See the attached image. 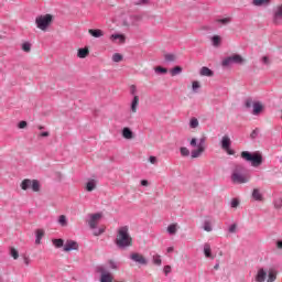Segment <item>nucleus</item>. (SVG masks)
Here are the masks:
<instances>
[{
  "label": "nucleus",
  "mask_w": 282,
  "mask_h": 282,
  "mask_svg": "<svg viewBox=\"0 0 282 282\" xmlns=\"http://www.w3.org/2000/svg\"><path fill=\"white\" fill-rule=\"evenodd\" d=\"M167 232L170 235H175L177 232V224H172L167 227Z\"/></svg>",
  "instance_id": "32"
},
{
  "label": "nucleus",
  "mask_w": 282,
  "mask_h": 282,
  "mask_svg": "<svg viewBox=\"0 0 282 282\" xmlns=\"http://www.w3.org/2000/svg\"><path fill=\"white\" fill-rule=\"evenodd\" d=\"M20 186L22 191H28L29 188H31L33 193H39L41 191V183L36 180H23Z\"/></svg>",
  "instance_id": "6"
},
{
  "label": "nucleus",
  "mask_w": 282,
  "mask_h": 282,
  "mask_svg": "<svg viewBox=\"0 0 282 282\" xmlns=\"http://www.w3.org/2000/svg\"><path fill=\"white\" fill-rule=\"evenodd\" d=\"M88 34L94 39H101V36H105V31L100 29H89Z\"/></svg>",
  "instance_id": "10"
},
{
  "label": "nucleus",
  "mask_w": 282,
  "mask_h": 282,
  "mask_svg": "<svg viewBox=\"0 0 282 282\" xmlns=\"http://www.w3.org/2000/svg\"><path fill=\"white\" fill-rule=\"evenodd\" d=\"M267 276H268V271H265L264 269H259L256 275V281L263 282L265 281Z\"/></svg>",
  "instance_id": "12"
},
{
  "label": "nucleus",
  "mask_w": 282,
  "mask_h": 282,
  "mask_svg": "<svg viewBox=\"0 0 282 282\" xmlns=\"http://www.w3.org/2000/svg\"><path fill=\"white\" fill-rule=\"evenodd\" d=\"M122 138H124V140H133V131H131L129 128H123Z\"/></svg>",
  "instance_id": "15"
},
{
  "label": "nucleus",
  "mask_w": 282,
  "mask_h": 282,
  "mask_svg": "<svg viewBox=\"0 0 282 282\" xmlns=\"http://www.w3.org/2000/svg\"><path fill=\"white\" fill-rule=\"evenodd\" d=\"M45 237V231L43 229H37L36 230V239L35 243L39 246L41 243V240Z\"/></svg>",
  "instance_id": "22"
},
{
  "label": "nucleus",
  "mask_w": 282,
  "mask_h": 282,
  "mask_svg": "<svg viewBox=\"0 0 282 282\" xmlns=\"http://www.w3.org/2000/svg\"><path fill=\"white\" fill-rule=\"evenodd\" d=\"M263 111V104L261 102H254L253 104V116H259V113H261Z\"/></svg>",
  "instance_id": "17"
},
{
  "label": "nucleus",
  "mask_w": 282,
  "mask_h": 282,
  "mask_svg": "<svg viewBox=\"0 0 282 282\" xmlns=\"http://www.w3.org/2000/svg\"><path fill=\"white\" fill-rule=\"evenodd\" d=\"M189 127L191 129H197V127H199V120H197V118H192L189 121Z\"/></svg>",
  "instance_id": "31"
},
{
  "label": "nucleus",
  "mask_w": 282,
  "mask_h": 282,
  "mask_svg": "<svg viewBox=\"0 0 282 282\" xmlns=\"http://www.w3.org/2000/svg\"><path fill=\"white\" fill-rule=\"evenodd\" d=\"M228 65H232V58L230 56L223 61L224 67H228Z\"/></svg>",
  "instance_id": "40"
},
{
  "label": "nucleus",
  "mask_w": 282,
  "mask_h": 282,
  "mask_svg": "<svg viewBox=\"0 0 282 282\" xmlns=\"http://www.w3.org/2000/svg\"><path fill=\"white\" fill-rule=\"evenodd\" d=\"M39 129L42 130V129H43V126H40Z\"/></svg>",
  "instance_id": "61"
},
{
  "label": "nucleus",
  "mask_w": 282,
  "mask_h": 282,
  "mask_svg": "<svg viewBox=\"0 0 282 282\" xmlns=\"http://www.w3.org/2000/svg\"><path fill=\"white\" fill-rule=\"evenodd\" d=\"M282 20V4L278 6L274 12V21L279 23Z\"/></svg>",
  "instance_id": "18"
},
{
  "label": "nucleus",
  "mask_w": 282,
  "mask_h": 282,
  "mask_svg": "<svg viewBox=\"0 0 282 282\" xmlns=\"http://www.w3.org/2000/svg\"><path fill=\"white\" fill-rule=\"evenodd\" d=\"M11 257L13 259H19V251H17V249L12 248L11 249Z\"/></svg>",
  "instance_id": "45"
},
{
  "label": "nucleus",
  "mask_w": 282,
  "mask_h": 282,
  "mask_svg": "<svg viewBox=\"0 0 282 282\" xmlns=\"http://www.w3.org/2000/svg\"><path fill=\"white\" fill-rule=\"evenodd\" d=\"M130 259L135 263H140L141 265H147V263H149V261H147V258H144V256L140 253H132L130 256Z\"/></svg>",
  "instance_id": "7"
},
{
  "label": "nucleus",
  "mask_w": 282,
  "mask_h": 282,
  "mask_svg": "<svg viewBox=\"0 0 282 282\" xmlns=\"http://www.w3.org/2000/svg\"><path fill=\"white\" fill-rule=\"evenodd\" d=\"M58 224L62 225L63 227L67 226V216L61 215L58 217Z\"/></svg>",
  "instance_id": "34"
},
{
  "label": "nucleus",
  "mask_w": 282,
  "mask_h": 282,
  "mask_svg": "<svg viewBox=\"0 0 282 282\" xmlns=\"http://www.w3.org/2000/svg\"><path fill=\"white\" fill-rule=\"evenodd\" d=\"M105 232V228H100L98 231H95L94 235L95 237H99V235H102Z\"/></svg>",
  "instance_id": "51"
},
{
  "label": "nucleus",
  "mask_w": 282,
  "mask_h": 282,
  "mask_svg": "<svg viewBox=\"0 0 282 282\" xmlns=\"http://www.w3.org/2000/svg\"><path fill=\"white\" fill-rule=\"evenodd\" d=\"M180 151H181V155H183V158H188V155H191V151L186 147H182L180 149Z\"/></svg>",
  "instance_id": "33"
},
{
  "label": "nucleus",
  "mask_w": 282,
  "mask_h": 282,
  "mask_svg": "<svg viewBox=\"0 0 282 282\" xmlns=\"http://www.w3.org/2000/svg\"><path fill=\"white\" fill-rule=\"evenodd\" d=\"M149 162H150L151 164H156V163H158V158H155V156H150Z\"/></svg>",
  "instance_id": "50"
},
{
  "label": "nucleus",
  "mask_w": 282,
  "mask_h": 282,
  "mask_svg": "<svg viewBox=\"0 0 282 282\" xmlns=\"http://www.w3.org/2000/svg\"><path fill=\"white\" fill-rule=\"evenodd\" d=\"M191 147H197V149L192 150L191 155L193 159L199 158L202 153L206 151V139L202 138L197 144V139L193 138L189 141Z\"/></svg>",
  "instance_id": "4"
},
{
  "label": "nucleus",
  "mask_w": 282,
  "mask_h": 282,
  "mask_svg": "<svg viewBox=\"0 0 282 282\" xmlns=\"http://www.w3.org/2000/svg\"><path fill=\"white\" fill-rule=\"evenodd\" d=\"M164 59L167 63H175V61H177V56L175 54L166 53L164 54Z\"/></svg>",
  "instance_id": "23"
},
{
  "label": "nucleus",
  "mask_w": 282,
  "mask_h": 282,
  "mask_svg": "<svg viewBox=\"0 0 282 282\" xmlns=\"http://www.w3.org/2000/svg\"><path fill=\"white\" fill-rule=\"evenodd\" d=\"M200 87H202V85L199 84V82L195 80L192 83L193 91H197V89H199Z\"/></svg>",
  "instance_id": "42"
},
{
  "label": "nucleus",
  "mask_w": 282,
  "mask_h": 282,
  "mask_svg": "<svg viewBox=\"0 0 282 282\" xmlns=\"http://www.w3.org/2000/svg\"><path fill=\"white\" fill-rule=\"evenodd\" d=\"M230 58H231V63H238V64L243 63V57H241V55L239 54L231 55Z\"/></svg>",
  "instance_id": "25"
},
{
  "label": "nucleus",
  "mask_w": 282,
  "mask_h": 282,
  "mask_svg": "<svg viewBox=\"0 0 282 282\" xmlns=\"http://www.w3.org/2000/svg\"><path fill=\"white\" fill-rule=\"evenodd\" d=\"M110 41H119V43H124L127 39L124 37L123 34H112L110 35Z\"/></svg>",
  "instance_id": "21"
},
{
  "label": "nucleus",
  "mask_w": 282,
  "mask_h": 282,
  "mask_svg": "<svg viewBox=\"0 0 282 282\" xmlns=\"http://www.w3.org/2000/svg\"><path fill=\"white\" fill-rule=\"evenodd\" d=\"M18 127H19V129H25V127H28V122L26 121H20Z\"/></svg>",
  "instance_id": "49"
},
{
  "label": "nucleus",
  "mask_w": 282,
  "mask_h": 282,
  "mask_svg": "<svg viewBox=\"0 0 282 282\" xmlns=\"http://www.w3.org/2000/svg\"><path fill=\"white\" fill-rule=\"evenodd\" d=\"M213 45H215V47H217V45H219V43H221V37H219V35H215L213 39Z\"/></svg>",
  "instance_id": "38"
},
{
  "label": "nucleus",
  "mask_w": 282,
  "mask_h": 282,
  "mask_svg": "<svg viewBox=\"0 0 282 282\" xmlns=\"http://www.w3.org/2000/svg\"><path fill=\"white\" fill-rule=\"evenodd\" d=\"M276 248H279L280 250H282V240L276 242Z\"/></svg>",
  "instance_id": "57"
},
{
  "label": "nucleus",
  "mask_w": 282,
  "mask_h": 282,
  "mask_svg": "<svg viewBox=\"0 0 282 282\" xmlns=\"http://www.w3.org/2000/svg\"><path fill=\"white\" fill-rule=\"evenodd\" d=\"M72 250H78V242L75 240H67L64 245V252H72Z\"/></svg>",
  "instance_id": "8"
},
{
  "label": "nucleus",
  "mask_w": 282,
  "mask_h": 282,
  "mask_svg": "<svg viewBox=\"0 0 282 282\" xmlns=\"http://www.w3.org/2000/svg\"><path fill=\"white\" fill-rule=\"evenodd\" d=\"M88 56H89V48L88 47L79 48L77 51V57L78 58H87Z\"/></svg>",
  "instance_id": "16"
},
{
  "label": "nucleus",
  "mask_w": 282,
  "mask_h": 282,
  "mask_svg": "<svg viewBox=\"0 0 282 282\" xmlns=\"http://www.w3.org/2000/svg\"><path fill=\"white\" fill-rule=\"evenodd\" d=\"M204 254L207 259H215V257H213V253H212L210 245L208 243L204 245Z\"/></svg>",
  "instance_id": "19"
},
{
  "label": "nucleus",
  "mask_w": 282,
  "mask_h": 282,
  "mask_svg": "<svg viewBox=\"0 0 282 282\" xmlns=\"http://www.w3.org/2000/svg\"><path fill=\"white\" fill-rule=\"evenodd\" d=\"M171 272V265H165L164 267V273L169 274Z\"/></svg>",
  "instance_id": "53"
},
{
  "label": "nucleus",
  "mask_w": 282,
  "mask_h": 282,
  "mask_svg": "<svg viewBox=\"0 0 282 282\" xmlns=\"http://www.w3.org/2000/svg\"><path fill=\"white\" fill-rule=\"evenodd\" d=\"M116 245L118 248H129V246H133V239L129 235L128 226H123L118 229Z\"/></svg>",
  "instance_id": "1"
},
{
  "label": "nucleus",
  "mask_w": 282,
  "mask_h": 282,
  "mask_svg": "<svg viewBox=\"0 0 282 282\" xmlns=\"http://www.w3.org/2000/svg\"><path fill=\"white\" fill-rule=\"evenodd\" d=\"M270 3V0H253L252 4L256 7H261V6H268Z\"/></svg>",
  "instance_id": "29"
},
{
  "label": "nucleus",
  "mask_w": 282,
  "mask_h": 282,
  "mask_svg": "<svg viewBox=\"0 0 282 282\" xmlns=\"http://www.w3.org/2000/svg\"><path fill=\"white\" fill-rule=\"evenodd\" d=\"M101 282H113V275L110 272L101 271Z\"/></svg>",
  "instance_id": "13"
},
{
  "label": "nucleus",
  "mask_w": 282,
  "mask_h": 282,
  "mask_svg": "<svg viewBox=\"0 0 282 282\" xmlns=\"http://www.w3.org/2000/svg\"><path fill=\"white\" fill-rule=\"evenodd\" d=\"M240 156L242 158V160H246V162H251V166H253L254 169L263 164V156L259 152L250 153L248 151H242Z\"/></svg>",
  "instance_id": "3"
},
{
  "label": "nucleus",
  "mask_w": 282,
  "mask_h": 282,
  "mask_svg": "<svg viewBox=\"0 0 282 282\" xmlns=\"http://www.w3.org/2000/svg\"><path fill=\"white\" fill-rule=\"evenodd\" d=\"M262 63H264V65H270V59L268 58V56L262 57Z\"/></svg>",
  "instance_id": "52"
},
{
  "label": "nucleus",
  "mask_w": 282,
  "mask_h": 282,
  "mask_svg": "<svg viewBox=\"0 0 282 282\" xmlns=\"http://www.w3.org/2000/svg\"><path fill=\"white\" fill-rule=\"evenodd\" d=\"M237 206H239V200L237 198H234L231 200V208H237Z\"/></svg>",
  "instance_id": "46"
},
{
  "label": "nucleus",
  "mask_w": 282,
  "mask_h": 282,
  "mask_svg": "<svg viewBox=\"0 0 282 282\" xmlns=\"http://www.w3.org/2000/svg\"><path fill=\"white\" fill-rule=\"evenodd\" d=\"M149 3V0H138L135 6H147Z\"/></svg>",
  "instance_id": "47"
},
{
  "label": "nucleus",
  "mask_w": 282,
  "mask_h": 282,
  "mask_svg": "<svg viewBox=\"0 0 282 282\" xmlns=\"http://www.w3.org/2000/svg\"><path fill=\"white\" fill-rule=\"evenodd\" d=\"M132 94H135V86H132Z\"/></svg>",
  "instance_id": "60"
},
{
  "label": "nucleus",
  "mask_w": 282,
  "mask_h": 282,
  "mask_svg": "<svg viewBox=\"0 0 282 282\" xmlns=\"http://www.w3.org/2000/svg\"><path fill=\"white\" fill-rule=\"evenodd\" d=\"M229 232L235 234L237 232V224H234L229 227Z\"/></svg>",
  "instance_id": "48"
},
{
  "label": "nucleus",
  "mask_w": 282,
  "mask_h": 282,
  "mask_svg": "<svg viewBox=\"0 0 282 282\" xmlns=\"http://www.w3.org/2000/svg\"><path fill=\"white\" fill-rule=\"evenodd\" d=\"M230 22V18H224L217 20V23H223L224 25L228 24Z\"/></svg>",
  "instance_id": "44"
},
{
  "label": "nucleus",
  "mask_w": 282,
  "mask_h": 282,
  "mask_svg": "<svg viewBox=\"0 0 282 282\" xmlns=\"http://www.w3.org/2000/svg\"><path fill=\"white\" fill-rule=\"evenodd\" d=\"M252 197L253 199H256L257 202H261L263 199V195H261V192L259 191V188H254L252 192Z\"/></svg>",
  "instance_id": "24"
},
{
  "label": "nucleus",
  "mask_w": 282,
  "mask_h": 282,
  "mask_svg": "<svg viewBox=\"0 0 282 282\" xmlns=\"http://www.w3.org/2000/svg\"><path fill=\"white\" fill-rule=\"evenodd\" d=\"M112 61H113V63H120V61H122V55L119 53H115L112 55Z\"/></svg>",
  "instance_id": "36"
},
{
  "label": "nucleus",
  "mask_w": 282,
  "mask_h": 282,
  "mask_svg": "<svg viewBox=\"0 0 282 282\" xmlns=\"http://www.w3.org/2000/svg\"><path fill=\"white\" fill-rule=\"evenodd\" d=\"M167 252H173V247H169Z\"/></svg>",
  "instance_id": "59"
},
{
  "label": "nucleus",
  "mask_w": 282,
  "mask_h": 282,
  "mask_svg": "<svg viewBox=\"0 0 282 282\" xmlns=\"http://www.w3.org/2000/svg\"><path fill=\"white\" fill-rule=\"evenodd\" d=\"M232 184H248L250 182V175L246 173L243 165H236L231 173Z\"/></svg>",
  "instance_id": "2"
},
{
  "label": "nucleus",
  "mask_w": 282,
  "mask_h": 282,
  "mask_svg": "<svg viewBox=\"0 0 282 282\" xmlns=\"http://www.w3.org/2000/svg\"><path fill=\"white\" fill-rule=\"evenodd\" d=\"M204 230H206V232H210L213 230V226H210L209 221H205Z\"/></svg>",
  "instance_id": "43"
},
{
  "label": "nucleus",
  "mask_w": 282,
  "mask_h": 282,
  "mask_svg": "<svg viewBox=\"0 0 282 282\" xmlns=\"http://www.w3.org/2000/svg\"><path fill=\"white\" fill-rule=\"evenodd\" d=\"M274 208H276L278 210L282 208V197L274 200Z\"/></svg>",
  "instance_id": "39"
},
{
  "label": "nucleus",
  "mask_w": 282,
  "mask_h": 282,
  "mask_svg": "<svg viewBox=\"0 0 282 282\" xmlns=\"http://www.w3.org/2000/svg\"><path fill=\"white\" fill-rule=\"evenodd\" d=\"M141 186H149V181L142 180L141 181Z\"/></svg>",
  "instance_id": "56"
},
{
  "label": "nucleus",
  "mask_w": 282,
  "mask_h": 282,
  "mask_svg": "<svg viewBox=\"0 0 282 282\" xmlns=\"http://www.w3.org/2000/svg\"><path fill=\"white\" fill-rule=\"evenodd\" d=\"M274 281H276V271L270 270L268 273L267 282H274Z\"/></svg>",
  "instance_id": "26"
},
{
  "label": "nucleus",
  "mask_w": 282,
  "mask_h": 282,
  "mask_svg": "<svg viewBox=\"0 0 282 282\" xmlns=\"http://www.w3.org/2000/svg\"><path fill=\"white\" fill-rule=\"evenodd\" d=\"M22 50H23V52H31L32 51V44H30L29 42H24L22 44Z\"/></svg>",
  "instance_id": "35"
},
{
  "label": "nucleus",
  "mask_w": 282,
  "mask_h": 282,
  "mask_svg": "<svg viewBox=\"0 0 282 282\" xmlns=\"http://www.w3.org/2000/svg\"><path fill=\"white\" fill-rule=\"evenodd\" d=\"M154 265H162V259L160 258V256H153V259H152Z\"/></svg>",
  "instance_id": "37"
},
{
  "label": "nucleus",
  "mask_w": 282,
  "mask_h": 282,
  "mask_svg": "<svg viewBox=\"0 0 282 282\" xmlns=\"http://www.w3.org/2000/svg\"><path fill=\"white\" fill-rule=\"evenodd\" d=\"M102 217V215L100 214H94L91 217H90V220H89V227L91 229L96 228L98 226V221H100V218Z\"/></svg>",
  "instance_id": "11"
},
{
  "label": "nucleus",
  "mask_w": 282,
  "mask_h": 282,
  "mask_svg": "<svg viewBox=\"0 0 282 282\" xmlns=\"http://www.w3.org/2000/svg\"><path fill=\"white\" fill-rule=\"evenodd\" d=\"M96 189V181H89L86 184V191H88V193H91V191Z\"/></svg>",
  "instance_id": "28"
},
{
  "label": "nucleus",
  "mask_w": 282,
  "mask_h": 282,
  "mask_svg": "<svg viewBox=\"0 0 282 282\" xmlns=\"http://www.w3.org/2000/svg\"><path fill=\"white\" fill-rule=\"evenodd\" d=\"M138 105H140V97L134 96L131 102V111L132 113H138Z\"/></svg>",
  "instance_id": "14"
},
{
  "label": "nucleus",
  "mask_w": 282,
  "mask_h": 282,
  "mask_svg": "<svg viewBox=\"0 0 282 282\" xmlns=\"http://www.w3.org/2000/svg\"><path fill=\"white\" fill-rule=\"evenodd\" d=\"M53 246H55L56 248H63V246H65V240L63 239H53L52 240Z\"/></svg>",
  "instance_id": "27"
},
{
  "label": "nucleus",
  "mask_w": 282,
  "mask_h": 282,
  "mask_svg": "<svg viewBox=\"0 0 282 282\" xmlns=\"http://www.w3.org/2000/svg\"><path fill=\"white\" fill-rule=\"evenodd\" d=\"M171 76H177V74H182V67L181 66H175L170 70Z\"/></svg>",
  "instance_id": "30"
},
{
  "label": "nucleus",
  "mask_w": 282,
  "mask_h": 282,
  "mask_svg": "<svg viewBox=\"0 0 282 282\" xmlns=\"http://www.w3.org/2000/svg\"><path fill=\"white\" fill-rule=\"evenodd\" d=\"M52 14L39 15L35 19V23L39 30H42V32H46L50 25H52Z\"/></svg>",
  "instance_id": "5"
},
{
  "label": "nucleus",
  "mask_w": 282,
  "mask_h": 282,
  "mask_svg": "<svg viewBox=\"0 0 282 282\" xmlns=\"http://www.w3.org/2000/svg\"><path fill=\"white\" fill-rule=\"evenodd\" d=\"M25 265H30V258H24Z\"/></svg>",
  "instance_id": "58"
},
{
  "label": "nucleus",
  "mask_w": 282,
  "mask_h": 282,
  "mask_svg": "<svg viewBox=\"0 0 282 282\" xmlns=\"http://www.w3.org/2000/svg\"><path fill=\"white\" fill-rule=\"evenodd\" d=\"M200 76L213 77V76H215V73H213V70H210V68L204 66L200 68Z\"/></svg>",
  "instance_id": "20"
},
{
  "label": "nucleus",
  "mask_w": 282,
  "mask_h": 282,
  "mask_svg": "<svg viewBox=\"0 0 282 282\" xmlns=\"http://www.w3.org/2000/svg\"><path fill=\"white\" fill-rule=\"evenodd\" d=\"M221 149H224V151H227V153H229V155H232V152L230 151V137L229 135L223 137Z\"/></svg>",
  "instance_id": "9"
},
{
  "label": "nucleus",
  "mask_w": 282,
  "mask_h": 282,
  "mask_svg": "<svg viewBox=\"0 0 282 282\" xmlns=\"http://www.w3.org/2000/svg\"><path fill=\"white\" fill-rule=\"evenodd\" d=\"M41 138H48L50 132H42L40 133Z\"/></svg>",
  "instance_id": "55"
},
{
  "label": "nucleus",
  "mask_w": 282,
  "mask_h": 282,
  "mask_svg": "<svg viewBox=\"0 0 282 282\" xmlns=\"http://www.w3.org/2000/svg\"><path fill=\"white\" fill-rule=\"evenodd\" d=\"M246 107H247L248 109H250V107H252V100H247V101H246Z\"/></svg>",
  "instance_id": "54"
},
{
  "label": "nucleus",
  "mask_w": 282,
  "mask_h": 282,
  "mask_svg": "<svg viewBox=\"0 0 282 282\" xmlns=\"http://www.w3.org/2000/svg\"><path fill=\"white\" fill-rule=\"evenodd\" d=\"M155 72L159 73V74H166L169 72V69H166L162 66H156Z\"/></svg>",
  "instance_id": "41"
}]
</instances>
